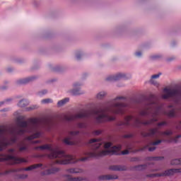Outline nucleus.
I'll use <instances>...</instances> for the list:
<instances>
[{"label":"nucleus","instance_id":"nucleus-1","mask_svg":"<svg viewBox=\"0 0 181 181\" xmlns=\"http://www.w3.org/2000/svg\"><path fill=\"white\" fill-rule=\"evenodd\" d=\"M118 100H125L124 96H117L113 99L112 105L109 107H106L104 109L93 111H85L76 115H65L64 119L68 122L71 121H76V119H81L83 118H94L97 124H103L104 122H108L111 121H115L114 116H110L108 112L117 115H123V120L117 123L118 127L124 128L125 127H134L135 128H139L141 125H153L155 122L159 121V115H166L170 118H175L177 117L176 114V109L173 107V105L168 106L169 108H173L169 112L165 110L162 105L158 104L153 100H148L146 104L144 109L139 111V115L140 117H147L148 120L142 121L138 116H132V115L127 114V104L123 103H118Z\"/></svg>","mask_w":181,"mask_h":181},{"label":"nucleus","instance_id":"nucleus-2","mask_svg":"<svg viewBox=\"0 0 181 181\" xmlns=\"http://www.w3.org/2000/svg\"><path fill=\"white\" fill-rule=\"evenodd\" d=\"M88 145L90 148V151H85L83 155L86 157L77 159L71 155H67L66 153L59 148H54L52 145L45 144L35 147L37 151H48V154H39L37 158H45L47 156L49 159H56L54 163L59 165H69V163H76L78 160L86 162L88 160V158H100L107 155H118V146H112V142H105L101 139H91Z\"/></svg>","mask_w":181,"mask_h":181},{"label":"nucleus","instance_id":"nucleus-3","mask_svg":"<svg viewBox=\"0 0 181 181\" xmlns=\"http://www.w3.org/2000/svg\"><path fill=\"white\" fill-rule=\"evenodd\" d=\"M53 122L50 120H42L39 119H31L29 123L26 121H19L18 128L10 131V138L6 136V132L5 130L0 129V152H2L4 149H6L8 146L16 144L18 136H22L25 134H33L30 136L25 137V141L28 144H31L32 145L40 144V141L33 139L40 138V135H42V133L39 132L40 127L42 125H47V127L50 128Z\"/></svg>","mask_w":181,"mask_h":181},{"label":"nucleus","instance_id":"nucleus-4","mask_svg":"<svg viewBox=\"0 0 181 181\" xmlns=\"http://www.w3.org/2000/svg\"><path fill=\"white\" fill-rule=\"evenodd\" d=\"M158 128L150 129L148 132H144L141 134L143 138H146V139H148L147 142V145L143 148V150L146 149V148H149L151 145L153 146H156L160 144H162V139H158L159 136H162V135H166L167 136H170V135L173 134V132L170 130H168L165 132L159 131V128L161 127H165V125H168V122L163 121L161 122H158L156 124ZM152 139H158L156 141H153Z\"/></svg>","mask_w":181,"mask_h":181},{"label":"nucleus","instance_id":"nucleus-5","mask_svg":"<svg viewBox=\"0 0 181 181\" xmlns=\"http://www.w3.org/2000/svg\"><path fill=\"white\" fill-rule=\"evenodd\" d=\"M37 168H41L42 170H43L41 173V175L42 176H49V175H54V173H57V172L60 170L59 168L53 166V164L52 163H47L45 165L42 163L35 164L29 167L23 168V170L29 172L30 170H33L34 169H37Z\"/></svg>","mask_w":181,"mask_h":181},{"label":"nucleus","instance_id":"nucleus-6","mask_svg":"<svg viewBox=\"0 0 181 181\" xmlns=\"http://www.w3.org/2000/svg\"><path fill=\"white\" fill-rule=\"evenodd\" d=\"M15 148H9L8 154H1L0 156V162H9L11 165H16L18 163H26L28 160L21 158L15 155Z\"/></svg>","mask_w":181,"mask_h":181},{"label":"nucleus","instance_id":"nucleus-7","mask_svg":"<svg viewBox=\"0 0 181 181\" xmlns=\"http://www.w3.org/2000/svg\"><path fill=\"white\" fill-rule=\"evenodd\" d=\"M164 100H170L177 105H181V90L164 88V93L162 96Z\"/></svg>","mask_w":181,"mask_h":181},{"label":"nucleus","instance_id":"nucleus-8","mask_svg":"<svg viewBox=\"0 0 181 181\" xmlns=\"http://www.w3.org/2000/svg\"><path fill=\"white\" fill-rule=\"evenodd\" d=\"M132 78L131 74L119 73L106 77L105 80L106 81H118V80H131Z\"/></svg>","mask_w":181,"mask_h":181},{"label":"nucleus","instance_id":"nucleus-9","mask_svg":"<svg viewBox=\"0 0 181 181\" xmlns=\"http://www.w3.org/2000/svg\"><path fill=\"white\" fill-rule=\"evenodd\" d=\"M68 134H69V136L63 139L64 144H65V145H69V146L78 145V142L74 140V136L78 135V134H80V132L72 130V131H69Z\"/></svg>","mask_w":181,"mask_h":181},{"label":"nucleus","instance_id":"nucleus-10","mask_svg":"<svg viewBox=\"0 0 181 181\" xmlns=\"http://www.w3.org/2000/svg\"><path fill=\"white\" fill-rule=\"evenodd\" d=\"M81 86H83V82L76 81L72 84L73 88L68 89L66 93L71 95H81V94H84V91L81 90Z\"/></svg>","mask_w":181,"mask_h":181},{"label":"nucleus","instance_id":"nucleus-11","mask_svg":"<svg viewBox=\"0 0 181 181\" xmlns=\"http://www.w3.org/2000/svg\"><path fill=\"white\" fill-rule=\"evenodd\" d=\"M39 78V76L33 75L25 78H21L16 80L15 83L17 86H23L25 84H29V83H33V81H36Z\"/></svg>","mask_w":181,"mask_h":181},{"label":"nucleus","instance_id":"nucleus-12","mask_svg":"<svg viewBox=\"0 0 181 181\" xmlns=\"http://www.w3.org/2000/svg\"><path fill=\"white\" fill-rule=\"evenodd\" d=\"M127 32V25L122 24L117 25L113 29V33L115 35H119V36L124 35V33Z\"/></svg>","mask_w":181,"mask_h":181},{"label":"nucleus","instance_id":"nucleus-13","mask_svg":"<svg viewBox=\"0 0 181 181\" xmlns=\"http://www.w3.org/2000/svg\"><path fill=\"white\" fill-rule=\"evenodd\" d=\"M124 145L126 150L121 151V155H128V153H129V151H132V149L135 148L134 141H124Z\"/></svg>","mask_w":181,"mask_h":181},{"label":"nucleus","instance_id":"nucleus-14","mask_svg":"<svg viewBox=\"0 0 181 181\" xmlns=\"http://www.w3.org/2000/svg\"><path fill=\"white\" fill-rule=\"evenodd\" d=\"M179 172L178 169H174V168H171L169 170H166L165 172L162 173H156L154 174L155 177H163V176H170V175H173V173H176Z\"/></svg>","mask_w":181,"mask_h":181},{"label":"nucleus","instance_id":"nucleus-15","mask_svg":"<svg viewBox=\"0 0 181 181\" xmlns=\"http://www.w3.org/2000/svg\"><path fill=\"white\" fill-rule=\"evenodd\" d=\"M19 152H26L28 151V145L25 141H20L17 143Z\"/></svg>","mask_w":181,"mask_h":181},{"label":"nucleus","instance_id":"nucleus-16","mask_svg":"<svg viewBox=\"0 0 181 181\" xmlns=\"http://www.w3.org/2000/svg\"><path fill=\"white\" fill-rule=\"evenodd\" d=\"M110 170H113L114 172H124L127 170L125 165H110L109 167Z\"/></svg>","mask_w":181,"mask_h":181},{"label":"nucleus","instance_id":"nucleus-17","mask_svg":"<svg viewBox=\"0 0 181 181\" xmlns=\"http://www.w3.org/2000/svg\"><path fill=\"white\" fill-rule=\"evenodd\" d=\"M74 56L78 61H80L86 56V52L83 49H76L74 52Z\"/></svg>","mask_w":181,"mask_h":181},{"label":"nucleus","instance_id":"nucleus-18","mask_svg":"<svg viewBox=\"0 0 181 181\" xmlns=\"http://www.w3.org/2000/svg\"><path fill=\"white\" fill-rule=\"evenodd\" d=\"M115 179H118V176L115 175H106L99 176L100 180H115Z\"/></svg>","mask_w":181,"mask_h":181},{"label":"nucleus","instance_id":"nucleus-19","mask_svg":"<svg viewBox=\"0 0 181 181\" xmlns=\"http://www.w3.org/2000/svg\"><path fill=\"white\" fill-rule=\"evenodd\" d=\"M107 93L105 90H101L99 91L98 93H96L95 98L96 100H98L99 101H102V100H104L105 97H107Z\"/></svg>","mask_w":181,"mask_h":181},{"label":"nucleus","instance_id":"nucleus-20","mask_svg":"<svg viewBox=\"0 0 181 181\" xmlns=\"http://www.w3.org/2000/svg\"><path fill=\"white\" fill-rule=\"evenodd\" d=\"M163 57L162 54H153L148 57L151 62H156V60H160Z\"/></svg>","mask_w":181,"mask_h":181},{"label":"nucleus","instance_id":"nucleus-21","mask_svg":"<svg viewBox=\"0 0 181 181\" xmlns=\"http://www.w3.org/2000/svg\"><path fill=\"white\" fill-rule=\"evenodd\" d=\"M160 76H162V73H160V72H159L157 74L152 75L151 77V79L149 80V83L151 84H153V86H156L158 84V82H156V81H155V79L159 78V77H160Z\"/></svg>","mask_w":181,"mask_h":181},{"label":"nucleus","instance_id":"nucleus-22","mask_svg":"<svg viewBox=\"0 0 181 181\" xmlns=\"http://www.w3.org/2000/svg\"><path fill=\"white\" fill-rule=\"evenodd\" d=\"M17 105L18 107H20V108H25V107H28V105H29V100L27 99H22L19 100Z\"/></svg>","mask_w":181,"mask_h":181},{"label":"nucleus","instance_id":"nucleus-23","mask_svg":"<svg viewBox=\"0 0 181 181\" xmlns=\"http://www.w3.org/2000/svg\"><path fill=\"white\" fill-rule=\"evenodd\" d=\"M133 56L136 58V59H142V57H144V51L141 49H136V51H134V52L133 53Z\"/></svg>","mask_w":181,"mask_h":181},{"label":"nucleus","instance_id":"nucleus-24","mask_svg":"<svg viewBox=\"0 0 181 181\" xmlns=\"http://www.w3.org/2000/svg\"><path fill=\"white\" fill-rule=\"evenodd\" d=\"M69 101H70V98H65L58 101L57 103V105L59 107H63V105H66V104H67V103H69Z\"/></svg>","mask_w":181,"mask_h":181},{"label":"nucleus","instance_id":"nucleus-25","mask_svg":"<svg viewBox=\"0 0 181 181\" xmlns=\"http://www.w3.org/2000/svg\"><path fill=\"white\" fill-rule=\"evenodd\" d=\"M67 173H83V170L80 168H69L66 170Z\"/></svg>","mask_w":181,"mask_h":181},{"label":"nucleus","instance_id":"nucleus-26","mask_svg":"<svg viewBox=\"0 0 181 181\" xmlns=\"http://www.w3.org/2000/svg\"><path fill=\"white\" fill-rule=\"evenodd\" d=\"M164 157L163 156H152V157H148L147 160H154V161H158V160H163Z\"/></svg>","mask_w":181,"mask_h":181},{"label":"nucleus","instance_id":"nucleus-27","mask_svg":"<svg viewBox=\"0 0 181 181\" xmlns=\"http://www.w3.org/2000/svg\"><path fill=\"white\" fill-rule=\"evenodd\" d=\"M52 70L54 71H63V70H64V66L60 64L55 65L52 67Z\"/></svg>","mask_w":181,"mask_h":181},{"label":"nucleus","instance_id":"nucleus-28","mask_svg":"<svg viewBox=\"0 0 181 181\" xmlns=\"http://www.w3.org/2000/svg\"><path fill=\"white\" fill-rule=\"evenodd\" d=\"M66 179L69 181H81L83 180V178L81 177H73L69 175H66Z\"/></svg>","mask_w":181,"mask_h":181},{"label":"nucleus","instance_id":"nucleus-29","mask_svg":"<svg viewBox=\"0 0 181 181\" xmlns=\"http://www.w3.org/2000/svg\"><path fill=\"white\" fill-rule=\"evenodd\" d=\"M40 67V62L37 61V60H35L33 62V65L31 67L32 70H37V69H39Z\"/></svg>","mask_w":181,"mask_h":181},{"label":"nucleus","instance_id":"nucleus-30","mask_svg":"<svg viewBox=\"0 0 181 181\" xmlns=\"http://www.w3.org/2000/svg\"><path fill=\"white\" fill-rule=\"evenodd\" d=\"M19 171H21V170H19V169H11L9 170H6L4 173L0 172V176L2 175H8L9 173H16V172H19Z\"/></svg>","mask_w":181,"mask_h":181},{"label":"nucleus","instance_id":"nucleus-31","mask_svg":"<svg viewBox=\"0 0 181 181\" xmlns=\"http://www.w3.org/2000/svg\"><path fill=\"white\" fill-rule=\"evenodd\" d=\"M14 63H16L17 64H23V63H25V60L23 58H14L13 59Z\"/></svg>","mask_w":181,"mask_h":181},{"label":"nucleus","instance_id":"nucleus-32","mask_svg":"<svg viewBox=\"0 0 181 181\" xmlns=\"http://www.w3.org/2000/svg\"><path fill=\"white\" fill-rule=\"evenodd\" d=\"M47 93H49V90H47V89H43V90L38 91L37 93V95H38V97H43L44 95H46V94H47Z\"/></svg>","mask_w":181,"mask_h":181},{"label":"nucleus","instance_id":"nucleus-33","mask_svg":"<svg viewBox=\"0 0 181 181\" xmlns=\"http://www.w3.org/2000/svg\"><path fill=\"white\" fill-rule=\"evenodd\" d=\"M134 168L136 170H145V169L148 168V165L146 164L139 165H136Z\"/></svg>","mask_w":181,"mask_h":181},{"label":"nucleus","instance_id":"nucleus-34","mask_svg":"<svg viewBox=\"0 0 181 181\" xmlns=\"http://www.w3.org/2000/svg\"><path fill=\"white\" fill-rule=\"evenodd\" d=\"M76 128H86V124L83 122H76L72 129H76Z\"/></svg>","mask_w":181,"mask_h":181},{"label":"nucleus","instance_id":"nucleus-35","mask_svg":"<svg viewBox=\"0 0 181 181\" xmlns=\"http://www.w3.org/2000/svg\"><path fill=\"white\" fill-rule=\"evenodd\" d=\"M180 163H181L180 159H174L170 162V165H172L173 166H175L176 165H180Z\"/></svg>","mask_w":181,"mask_h":181},{"label":"nucleus","instance_id":"nucleus-36","mask_svg":"<svg viewBox=\"0 0 181 181\" xmlns=\"http://www.w3.org/2000/svg\"><path fill=\"white\" fill-rule=\"evenodd\" d=\"M53 103V100L50 98H46L41 100V103L42 104H52Z\"/></svg>","mask_w":181,"mask_h":181},{"label":"nucleus","instance_id":"nucleus-37","mask_svg":"<svg viewBox=\"0 0 181 181\" xmlns=\"http://www.w3.org/2000/svg\"><path fill=\"white\" fill-rule=\"evenodd\" d=\"M12 101H13V98H8L6 99H5L4 100H3V103H4V105H8L11 104V103H12Z\"/></svg>","mask_w":181,"mask_h":181},{"label":"nucleus","instance_id":"nucleus-38","mask_svg":"<svg viewBox=\"0 0 181 181\" xmlns=\"http://www.w3.org/2000/svg\"><path fill=\"white\" fill-rule=\"evenodd\" d=\"M174 60H176V57L173 56L166 58L165 62H167V63H170V62H173Z\"/></svg>","mask_w":181,"mask_h":181},{"label":"nucleus","instance_id":"nucleus-39","mask_svg":"<svg viewBox=\"0 0 181 181\" xmlns=\"http://www.w3.org/2000/svg\"><path fill=\"white\" fill-rule=\"evenodd\" d=\"M38 108V106L37 105H33L30 107H28L26 108V111H32L33 110H36Z\"/></svg>","mask_w":181,"mask_h":181},{"label":"nucleus","instance_id":"nucleus-40","mask_svg":"<svg viewBox=\"0 0 181 181\" xmlns=\"http://www.w3.org/2000/svg\"><path fill=\"white\" fill-rule=\"evenodd\" d=\"M9 88V86L8 85H3L0 86L1 91H6Z\"/></svg>","mask_w":181,"mask_h":181},{"label":"nucleus","instance_id":"nucleus-41","mask_svg":"<svg viewBox=\"0 0 181 181\" xmlns=\"http://www.w3.org/2000/svg\"><path fill=\"white\" fill-rule=\"evenodd\" d=\"M93 134L96 136L101 135V134H103V130H94Z\"/></svg>","mask_w":181,"mask_h":181},{"label":"nucleus","instance_id":"nucleus-42","mask_svg":"<svg viewBox=\"0 0 181 181\" xmlns=\"http://www.w3.org/2000/svg\"><path fill=\"white\" fill-rule=\"evenodd\" d=\"M13 70H15V69L11 66H8L6 69V71H7V73H12L13 72Z\"/></svg>","mask_w":181,"mask_h":181},{"label":"nucleus","instance_id":"nucleus-43","mask_svg":"<svg viewBox=\"0 0 181 181\" xmlns=\"http://www.w3.org/2000/svg\"><path fill=\"white\" fill-rule=\"evenodd\" d=\"M123 138H124L125 139H128L129 138H134V134H124L123 136Z\"/></svg>","mask_w":181,"mask_h":181},{"label":"nucleus","instance_id":"nucleus-44","mask_svg":"<svg viewBox=\"0 0 181 181\" xmlns=\"http://www.w3.org/2000/svg\"><path fill=\"white\" fill-rule=\"evenodd\" d=\"M9 110H10L9 107H5V108L0 110V112H8V111H9Z\"/></svg>","mask_w":181,"mask_h":181},{"label":"nucleus","instance_id":"nucleus-45","mask_svg":"<svg viewBox=\"0 0 181 181\" xmlns=\"http://www.w3.org/2000/svg\"><path fill=\"white\" fill-rule=\"evenodd\" d=\"M131 162H138L139 160V158H136V157H133L131 158Z\"/></svg>","mask_w":181,"mask_h":181},{"label":"nucleus","instance_id":"nucleus-46","mask_svg":"<svg viewBox=\"0 0 181 181\" xmlns=\"http://www.w3.org/2000/svg\"><path fill=\"white\" fill-rule=\"evenodd\" d=\"M87 77H88V73L85 72L82 74V78L85 79L87 78Z\"/></svg>","mask_w":181,"mask_h":181},{"label":"nucleus","instance_id":"nucleus-47","mask_svg":"<svg viewBox=\"0 0 181 181\" xmlns=\"http://www.w3.org/2000/svg\"><path fill=\"white\" fill-rule=\"evenodd\" d=\"M18 177L19 179H26V177H28V175H20Z\"/></svg>","mask_w":181,"mask_h":181},{"label":"nucleus","instance_id":"nucleus-48","mask_svg":"<svg viewBox=\"0 0 181 181\" xmlns=\"http://www.w3.org/2000/svg\"><path fill=\"white\" fill-rule=\"evenodd\" d=\"M155 149H156V147H155V146L148 148L149 152H153V151H155Z\"/></svg>","mask_w":181,"mask_h":181},{"label":"nucleus","instance_id":"nucleus-49","mask_svg":"<svg viewBox=\"0 0 181 181\" xmlns=\"http://www.w3.org/2000/svg\"><path fill=\"white\" fill-rule=\"evenodd\" d=\"M56 81H57V78H52L49 81H48L49 83H54Z\"/></svg>","mask_w":181,"mask_h":181},{"label":"nucleus","instance_id":"nucleus-50","mask_svg":"<svg viewBox=\"0 0 181 181\" xmlns=\"http://www.w3.org/2000/svg\"><path fill=\"white\" fill-rule=\"evenodd\" d=\"M147 177H155V174H147L146 175Z\"/></svg>","mask_w":181,"mask_h":181},{"label":"nucleus","instance_id":"nucleus-51","mask_svg":"<svg viewBox=\"0 0 181 181\" xmlns=\"http://www.w3.org/2000/svg\"><path fill=\"white\" fill-rule=\"evenodd\" d=\"M180 137H181L180 134L175 136L174 139L175 142H177V139H179V138H180Z\"/></svg>","mask_w":181,"mask_h":181},{"label":"nucleus","instance_id":"nucleus-52","mask_svg":"<svg viewBox=\"0 0 181 181\" xmlns=\"http://www.w3.org/2000/svg\"><path fill=\"white\" fill-rule=\"evenodd\" d=\"M4 86H8V84H9V81H4Z\"/></svg>","mask_w":181,"mask_h":181},{"label":"nucleus","instance_id":"nucleus-53","mask_svg":"<svg viewBox=\"0 0 181 181\" xmlns=\"http://www.w3.org/2000/svg\"><path fill=\"white\" fill-rule=\"evenodd\" d=\"M5 105V103H4V100L0 102V108L1 107H4Z\"/></svg>","mask_w":181,"mask_h":181},{"label":"nucleus","instance_id":"nucleus-54","mask_svg":"<svg viewBox=\"0 0 181 181\" xmlns=\"http://www.w3.org/2000/svg\"><path fill=\"white\" fill-rule=\"evenodd\" d=\"M2 76V71H0V77Z\"/></svg>","mask_w":181,"mask_h":181},{"label":"nucleus","instance_id":"nucleus-55","mask_svg":"<svg viewBox=\"0 0 181 181\" xmlns=\"http://www.w3.org/2000/svg\"><path fill=\"white\" fill-rule=\"evenodd\" d=\"M158 170H154V172H156V171H158Z\"/></svg>","mask_w":181,"mask_h":181},{"label":"nucleus","instance_id":"nucleus-56","mask_svg":"<svg viewBox=\"0 0 181 181\" xmlns=\"http://www.w3.org/2000/svg\"><path fill=\"white\" fill-rule=\"evenodd\" d=\"M35 6H37V4H35Z\"/></svg>","mask_w":181,"mask_h":181}]
</instances>
